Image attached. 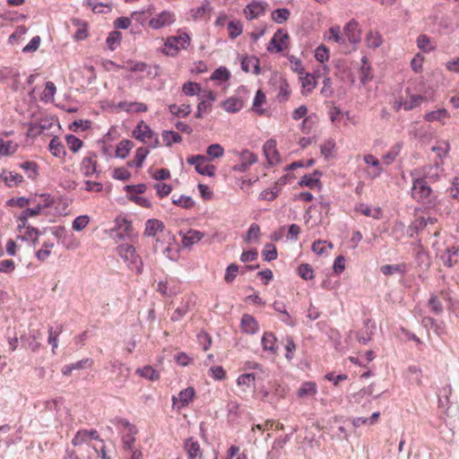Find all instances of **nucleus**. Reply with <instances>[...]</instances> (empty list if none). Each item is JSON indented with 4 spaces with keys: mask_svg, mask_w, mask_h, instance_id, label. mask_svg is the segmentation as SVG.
<instances>
[{
    "mask_svg": "<svg viewBox=\"0 0 459 459\" xmlns=\"http://www.w3.org/2000/svg\"><path fill=\"white\" fill-rule=\"evenodd\" d=\"M411 198L426 209H434L439 204L437 195L424 178H415L411 190Z\"/></svg>",
    "mask_w": 459,
    "mask_h": 459,
    "instance_id": "f257e3e1",
    "label": "nucleus"
},
{
    "mask_svg": "<svg viewBox=\"0 0 459 459\" xmlns=\"http://www.w3.org/2000/svg\"><path fill=\"white\" fill-rule=\"evenodd\" d=\"M191 44L190 36L182 32L178 36H169L165 41L161 52L169 56H178L181 50L187 49Z\"/></svg>",
    "mask_w": 459,
    "mask_h": 459,
    "instance_id": "f03ea898",
    "label": "nucleus"
},
{
    "mask_svg": "<svg viewBox=\"0 0 459 459\" xmlns=\"http://www.w3.org/2000/svg\"><path fill=\"white\" fill-rule=\"evenodd\" d=\"M117 255L128 264V266L134 268L137 273H141L143 270V262L141 256L137 254L134 246L123 243L117 247Z\"/></svg>",
    "mask_w": 459,
    "mask_h": 459,
    "instance_id": "7ed1b4c3",
    "label": "nucleus"
},
{
    "mask_svg": "<svg viewBox=\"0 0 459 459\" xmlns=\"http://www.w3.org/2000/svg\"><path fill=\"white\" fill-rule=\"evenodd\" d=\"M116 425L126 431L122 437L123 449L130 452L134 451L135 435L138 432L136 427L126 419L117 420Z\"/></svg>",
    "mask_w": 459,
    "mask_h": 459,
    "instance_id": "20e7f679",
    "label": "nucleus"
},
{
    "mask_svg": "<svg viewBox=\"0 0 459 459\" xmlns=\"http://www.w3.org/2000/svg\"><path fill=\"white\" fill-rule=\"evenodd\" d=\"M186 162L194 165L195 170L204 176L213 177L215 167L210 163L209 158L204 155H193L186 159Z\"/></svg>",
    "mask_w": 459,
    "mask_h": 459,
    "instance_id": "39448f33",
    "label": "nucleus"
},
{
    "mask_svg": "<svg viewBox=\"0 0 459 459\" xmlns=\"http://www.w3.org/2000/svg\"><path fill=\"white\" fill-rule=\"evenodd\" d=\"M291 117L294 120H299L303 118L300 128L303 133H309L314 125L317 120L316 114L307 115V108L305 105H301L298 108L294 109Z\"/></svg>",
    "mask_w": 459,
    "mask_h": 459,
    "instance_id": "423d86ee",
    "label": "nucleus"
},
{
    "mask_svg": "<svg viewBox=\"0 0 459 459\" xmlns=\"http://www.w3.org/2000/svg\"><path fill=\"white\" fill-rule=\"evenodd\" d=\"M176 22V14L172 11L164 10L149 20L148 25L158 30L172 25Z\"/></svg>",
    "mask_w": 459,
    "mask_h": 459,
    "instance_id": "0eeeda50",
    "label": "nucleus"
},
{
    "mask_svg": "<svg viewBox=\"0 0 459 459\" xmlns=\"http://www.w3.org/2000/svg\"><path fill=\"white\" fill-rule=\"evenodd\" d=\"M156 290L164 298H171L181 292V282L177 279H167L157 284Z\"/></svg>",
    "mask_w": 459,
    "mask_h": 459,
    "instance_id": "6e6552de",
    "label": "nucleus"
},
{
    "mask_svg": "<svg viewBox=\"0 0 459 459\" xmlns=\"http://www.w3.org/2000/svg\"><path fill=\"white\" fill-rule=\"evenodd\" d=\"M195 396V391L194 387H187L182 390L178 396L172 397V406L173 408L180 411L181 409L188 406L194 400Z\"/></svg>",
    "mask_w": 459,
    "mask_h": 459,
    "instance_id": "1a4fd4ad",
    "label": "nucleus"
},
{
    "mask_svg": "<svg viewBox=\"0 0 459 459\" xmlns=\"http://www.w3.org/2000/svg\"><path fill=\"white\" fill-rule=\"evenodd\" d=\"M287 48V31L278 30L270 40L267 50L271 53H279Z\"/></svg>",
    "mask_w": 459,
    "mask_h": 459,
    "instance_id": "9d476101",
    "label": "nucleus"
},
{
    "mask_svg": "<svg viewBox=\"0 0 459 459\" xmlns=\"http://www.w3.org/2000/svg\"><path fill=\"white\" fill-rule=\"evenodd\" d=\"M183 448L188 459H204V452L197 439L188 437L184 440Z\"/></svg>",
    "mask_w": 459,
    "mask_h": 459,
    "instance_id": "9b49d317",
    "label": "nucleus"
},
{
    "mask_svg": "<svg viewBox=\"0 0 459 459\" xmlns=\"http://www.w3.org/2000/svg\"><path fill=\"white\" fill-rule=\"evenodd\" d=\"M113 230L117 232V236L120 239L130 238L133 233L132 222L126 217L118 216L115 220V227Z\"/></svg>",
    "mask_w": 459,
    "mask_h": 459,
    "instance_id": "f8f14e48",
    "label": "nucleus"
},
{
    "mask_svg": "<svg viewBox=\"0 0 459 459\" xmlns=\"http://www.w3.org/2000/svg\"><path fill=\"white\" fill-rule=\"evenodd\" d=\"M165 227L163 223L159 220H148L145 223L144 236L146 237H156L157 242L160 238L164 235Z\"/></svg>",
    "mask_w": 459,
    "mask_h": 459,
    "instance_id": "ddd939ff",
    "label": "nucleus"
},
{
    "mask_svg": "<svg viewBox=\"0 0 459 459\" xmlns=\"http://www.w3.org/2000/svg\"><path fill=\"white\" fill-rule=\"evenodd\" d=\"M91 439L100 440V436L96 429H80L72 439L74 446L88 443Z\"/></svg>",
    "mask_w": 459,
    "mask_h": 459,
    "instance_id": "4468645a",
    "label": "nucleus"
},
{
    "mask_svg": "<svg viewBox=\"0 0 459 459\" xmlns=\"http://www.w3.org/2000/svg\"><path fill=\"white\" fill-rule=\"evenodd\" d=\"M97 155L92 153L84 157L80 163V170L83 176L89 178L97 173Z\"/></svg>",
    "mask_w": 459,
    "mask_h": 459,
    "instance_id": "2eb2a0df",
    "label": "nucleus"
},
{
    "mask_svg": "<svg viewBox=\"0 0 459 459\" xmlns=\"http://www.w3.org/2000/svg\"><path fill=\"white\" fill-rule=\"evenodd\" d=\"M363 160L368 165L367 173L370 178H376L381 175L383 169L377 158L372 154H366Z\"/></svg>",
    "mask_w": 459,
    "mask_h": 459,
    "instance_id": "dca6fc26",
    "label": "nucleus"
},
{
    "mask_svg": "<svg viewBox=\"0 0 459 459\" xmlns=\"http://www.w3.org/2000/svg\"><path fill=\"white\" fill-rule=\"evenodd\" d=\"M264 153L271 165L280 162V154L276 148V141L270 139L264 144Z\"/></svg>",
    "mask_w": 459,
    "mask_h": 459,
    "instance_id": "f3484780",
    "label": "nucleus"
},
{
    "mask_svg": "<svg viewBox=\"0 0 459 459\" xmlns=\"http://www.w3.org/2000/svg\"><path fill=\"white\" fill-rule=\"evenodd\" d=\"M299 81L301 84V92L304 96H307L311 93L317 84L316 75L309 73H305L303 75L299 76Z\"/></svg>",
    "mask_w": 459,
    "mask_h": 459,
    "instance_id": "a211bd4d",
    "label": "nucleus"
},
{
    "mask_svg": "<svg viewBox=\"0 0 459 459\" xmlns=\"http://www.w3.org/2000/svg\"><path fill=\"white\" fill-rule=\"evenodd\" d=\"M153 136L154 132L143 121H141L133 131V137L143 143H146V140Z\"/></svg>",
    "mask_w": 459,
    "mask_h": 459,
    "instance_id": "6ab92c4d",
    "label": "nucleus"
},
{
    "mask_svg": "<svg viewBox=\"0 0 459 459\" xmlns=\"http://www.w3.org/2000/svg\"><path fill=\"white\" fill-rule=\"evenodd\" d=\"M450 118V114L447 109L442 108L437 110L427 112L424 115V119L427 122H439L442 126L446 124V121Z\"/></svg>",
    "mask_w": 459,
    "mask_h": 459,
    "instance_id": "aec40b11",
    "label": "nucleus"
},
{
    "mask_svg": "<svg viewBox=\"0 0 459 459\" xmlns=\"http://www.w3.org/2000/svg\"><path fill=\"white\" fill-rule=\"evenodd\" d=\"M240 329L244 333L254 334L259 329L257 321L249 314H244L240 322Z\"/></svg>",
    "mask_w": 459,
    "mask_h": 459,
    "instance_id": "412c9836",
    "label": "nucleus"
},
{
    "mask_svg": "<svg viewBox=\"0 0 459 459\" xmlns=\"http://www.w3.org/2000/svg\"><path fill=\"white\" fill-rule=\"evenodd\" d=\"M265 4L262 2H252L251 4H247V7L244 9V13L246 14V17L248 20L256 19L265 12Z\"/></svg>",
    "mask_w": 459,
    "mask_h": 459,
    "instance_id": "4be33fe9",
    "label": "nucleus"
},
{
    "mask_svg": "<svg viewBox=\"0 0 459 459\" xmlns=\"http://www.w3.org/2000/svg\"><path fill=\"white\" fill-rule=\"evenodd\" d=\"M255 375L254 373H243L237 378V385L242 392L246 393L255 385Z\"/></svg>",
    "mask_w": 459,
    "mask_h": 459,
    "instance_id": "5701e85b",
    "label": "nucleus"
},
{
    "mask_svg": "<svg viewBox=\"0 0 459 459\" xmlns=\"http://www.w3.org/2000/svg\"><path fill=\"white\" fill-rule=\"evenodd\" d=\"M72 24L76 27V31L74 32V39L75 40H83L88 37V23L83 22L78 18L71 19Z\"/></svg>",
    "mask_w": 459,
    "mask_h": 459,
    "instance_id": "b1692460",
    "label": "nucleus"
},
{
    "mask_svg": "<svg viewBox=\"0 0 459 459\" xmlns=\"http://www.w3.org/2000/svg\"><path fill=\"white\" fill-rule=\"evenodd\" d=\"M48 150L51 154L58 159H65L66 151L65 145L56 136L53 137L48 144Z\"/></svg>",
    "mask_w": 459,
    "mask_h": 459,
    "instance_id": "393cba45",
    "label": "nucleus"
},
{
    "mask_svg": "<svg viewBox=\"0 0 459 459\" xmlns=\"http://www.w3.org/2000/svg\"><path fill=\"white\" fill-rule=\"evenodd\" d=\"M317 393V386L315 382H304L297 391V395L300 399H306L314 396Z\"/></svg>",
    "mask_w": 459,
    "mask_h": 459,
    "instance_id": "a878e982",
    "label": "nucleus"
},
{
    "mask_svg": "<svg viewBox=\"0 0 459 459\" xmlns=\"http://www.w3.org/2000/svg\"><path fill=\"white\" fill-rule=\"evenodd\" d=\"M321 173L315 171L312 175H305L299 180V186H307L311 189L317 187L321 188V181L319 179Z\"/></svg>",
    "mask_w": 459,
    "mask_h": 459,
    "instance_id": "bb28decb",
    "label": "nucleus"
},
{
    "mask_svg": "<svg viewBox=\"0 0 459 459\" xmlns=\"http://www.w3.org/2000/svg\"><path fill=\"white\" fill-rule=\"evenodd\" d=\"M345 35L351 43H357L359 41L360 33L359 30V23L355 21L349 22L344 27Z\"/></svg>",
    "mask_w": 459,
    "mask_h": 459,
    "instance_id": "cd10ccee",
    "label": "nucleus"
},
{
    "mask_svg": "<svg viewBox=\"0 0 459 459\" xmlns=\"http://www.w3.org/2000/svg\"><path fill=\"white\" fill-rule=\"evenodd\" d=\"M263 349L265 351L275 353L278 350V343L276 337L273 333L266 332L264 333L262 338Z\"/></svg>",
    "mask_w": 459,
    "mask_h": 459,
    "instance_id": "c85d7f7f",
    "label": "nucleus"
},
{
    "mask_svg": "<svg viewBox=\"0 0 459 459\" xmlns=\"http://www.w3.org/2000/svg\"><path fill=\"white\" fill-rule=\"evenodd\" d=\"M361 67H360V82L363 85H366L368 82H371L373 79V71L370 64L367 56H363L361 58Z\"/></svg>",
    "mask_w": 459,
    "mask_h": 459,
    "instance_id": "c756f323",
    "label": "nucleus"
},
{
    "mask_svg": "<svg viewBox=\"0 0 459 459\" xmlns=\"http://www.w3.org/2000/svg\"><path fill=\"white\" fill-rule=\"evenodd\" d=\"M222 107L227 112L235 113L244 107V100L238 97L233 96L226 100L222 103Z\"/></svg>",
    "mask_w": 459,
    "mask_h": 459,
    "instance_id": "7c9ffc66",
    "label": "nucleus"
},
{
    "mask_svg": "<svg viewBox=\"0 0 459 459\" xmlns=\"http://www.w3.org/2000/svg\"><path fill=\"white\" fill-rule=\"evenodd\" d=\"M261 235L262 233L259 225L252 223L247 232L245 241L247 244H259Z\"/></svg>",
    "mask_w": 459,
    "mask_h": 459,
    "instance_id": "2f4dec72",
    "label": "nucleus"
},
{
    "mask_svg": "<svg viewBox=\"0 0 459 459\" xmlns=\"http://www.w3.org/2000/svg\"><path fill=\"white\" fill-rule=\"evenodd\" d=\"M459 248L456 247H452L451 248H447L446 253L441 255V259L443 264L447 267H452L457 263V255H458Z\"/></svg>",
    "mask_w": 459,
    "mask_h": 459,
    "instance_id": "473e14b6",
    "label": "nucleus"
},
{
    "mask_svg": "<svg viewBox=\"0 0 459 459\" xmlns=\"http://www.w3.org/2000/svg\"><path fill=\"white\" fill-rule=\"evenodd\" d=\"M54 203L53 198L50 195L42 194L39 195H35L31 198V204H35L39 207L40 211L45 208L50 207Z\"/></svg>",
    "mask_w": 459,
    "mask_h": 459,
    "instance_id": "72a5a7b5",
    "label": "nucleus"
},
{
    "mask_svg": "<svg viewBox=\"0 0 459 459\" xmlns=\"http://www.w3.org/2000/svg\"><path fill=\"white\" fill-rule=\"evenodd\" d=\"M135 373L140 377L148 379L150 381H157L160 379V373L154 369L152 366H145L136 369Z\"/></svg>",
    "mask_w": 459,
    "mask_h": 459,
    "instance_id": "f704fd0d",
    "label": "nucleus"
},
{
    "mask_svg": "<svg viewBox=\"0 0 459 459\" xmlns=\"http://www.w3.org/2000/svg\"><path fill=\"white\" fill-rule=\"evenodd\" d=\"M228 35L231 39H237L243 32V24L240 21H230L227 24Z\"/></svg>",
    "mask_w": 459,
    "mask_h": 459,
    "instance_id": "c9c22d12",
    "label": "nucleus"
},
{
    "mask_svg": "<svg viewBox=\"0 0 459 459\" xmlns=\"http://www.w3.org/2000/svg\"><path fill=\"white\" fill-rule=\"evenodd\" d=\"M3 180L9 187L19 186L23 181V177L18 173L9 171L3 173Z\"/></svg>",
    "mask_w": 459,
    "mask_h": 459,
    "instance_id": "e433bc0d",
    "label": "nucleus"
},
{
    "mask_svg": "<svg viewBox=\"0 0 459 459\" xmlns=\"http://www.w3.org/2000/svg\"><path fill=\"white\" fill-rule=\"evenodd\" d=\"M204 237V234L196 230H189L183 237V244L186 247L193 246L194 244L200 241Z\"/></svg>",
    "mask_w": 459,
    "mask_h": 459,
    "instance_id": "4c0bfd02",
    "label": "nucleus"
},
{
    "mask_svg": "<svg viewBox=\"0 0 459 459\" xmlns=\"http://www.w3.org/2000/svg\"><path fill=\"white\" fill-rule=\"evenodd\" d=\"M241 65L242 69L246 72L253 73L255 74H259L260 72L259 61L255 57L244 58Z\"/></svg>",
    "mask_w": 459,
    "mask_h": 459,
    "instance_id": "58836bf2",
    "label": "nucleus"
},
{
    "mask_svg": "<svg viewBox=\"0 0 459 459\" xmlns=\"http://www.w3.org/2000/svg\"><path fill=\"white\" fill-rule=\"evenodd\" d=\"M149 152L150 151L147 147L137 148L134 159L128 163L129 166H135L136 168H141Z\"/></svg>",
    "mask_w": 459,
    "mask_h": 459,
    "instance_id": "ea45409f",
    "label": "nucleus"
},
{
    "mask_svg": "<svg viewBox=\"0 0 459 459\" xmlns=\"http://www.w3.org/2000/svg\"><path fill=\"white\" fill-rule=\"evenodd\" d=\"M266 103L265 94L261 91H257L253 101L252 109L258 115L264 114V110L262 107Z\"/></svg>",
    "mask_w": 459,
    "mask_h": 459,
    "instance_id": "a19ab883",
    "label": "nucleus"
},
{
    "mask_svg": "<svg viewBox=\"0 0 459 459\" xmlns=\"http://www.w3.org/2000/svg\"><path fill=\"white\" fill-rule=\"evenodd\" d=\"M355 210L367 217H372L374 219H379L381 216V210L379 208L371 209V207L364 204H359L356 206Z\"/></svg>",
    "mask_w": 459,
    "mask_h": 459,
    "instance_id": "79ce46f5",
    "label": "nucleus"
},
{
    "mask_svg": "<svg viewBox=\"0 0 459 459\" xmlns=\"http://www.w3.org/2000/svg\"><path fill=\"white\" fill-rule=\"evenodd\" d=\"M367 46L371 48H377L383 43V39L378 31L370 30L366 36Z\"/></svg>",
    "mask_w": 459,
    "mask_h": 459,
    "instance_id": "37998d69",
    "label": "nucleus"
},
{
    "mask_svg": "<svg viewBox=\"0 0 459 459\" xmlns=\"http://www.w3.org/2000/svg\"><path fill=\"white\" fill-rule=\"evenodd\" d=\"M134 143L130 140H123L117 145L116 155L119 158H126L133 149Z\"/></svg>",
    "mask_w": 459,
    "mask_h": 459,
    "instance_id": "c03bdc74",
    "label": "nucleus"
},
{
    "mask_svg": "<svg viewBox=\"0 0 459 459\" xmlns=\"http://www.w3.org/2000/svg\"><path fill=\"white\" fill-rule=\"evenodd\" d=\"M21 169H22L27 177L30 179H35L39 175V166L34 161H24L20 165Z\"/></svg>",
    "mask_w": 459,
    "mask_h": 459,
    "instance_id": "a18cd8bd",
    "label": "nucleus"
},
{
    "mask_svg": "<svg viewBox=\"0 0 459 459\" xmlns=\"http://www.w3.org/2000/svg\"><path fill=\"white\" fill-rule=\"evenodd\" d=\"M54 243L51 241H45L42 244L41 248L36 253V257L40 262H45L49 255H51L52 249L54 247Z\"/></svg>",
    "mask_w": 459,
    "mask_h": 459,
    "instance_id": "49530a36",
    "label": "nucleus"
},
{
    "mask_svg": "<svg viewBox=\"0 0 459 459\" xmlns=\"http://www.w3.org/2000/svg\"><path fill=\"white\" fill-rule=\"evenodd\" d=\"M172 203L179 207L189 209L192 208L195 204V202L190 196L186 195H172Z\"/></svg>",
    "mask_w": 459,
    "mask_h": 459,
    "instance_id": "de8ad7c7",
    "label": "nucleus"
},
{
    "mask_svg": "<svg viewBox=\"0 0 459 459\" xmlns=\"http://www.w3.org/2000/svg\"><path fill=\"white\" fill-rule=\"evenodd\" d=\"M18 148V144L13 141H4L0 139V156H8L13 154Z\"/></svg>",
    "mask_w": 459,
    "mask_h": 459,
    "instance_id": "09e8293b",
    "label": "nucleus"
},
{
    "mask_svg": "<svg viewBox=\"0 0 459 459\" xmlns=\"http://www.w3.org/2000/svg\"><path fill=\"white\" fill-rule=\"evenodd\" d=\"M65 138L68 149L73 152H79L83 145V142L74 134H66Z\"/></svg>",
    "mask_w": 459,
    "mask_h": 459,
    "instance_id": "8fccbe9b",
    "label": "nucleus"
},
{
    "mask_svg": "<svg viewBox=\"0 0 459 459\" xmlns=\"http://www.w3.org/2000/svg\"><path fill=\"white\" fill-rule=\"evenodd\" d=\"M39 230L29 226L22 234H18L17 238H21L22 240H30L33 243H36L39 239Z\"/></svg>",
    "mask_w": 459,
    "mask_h": 459,
    "instance_id": "3c124183",
    "label": "nucleus"
},
{
    "mask_svg": "<svg viewBox=\"0 0 459 459\" xmlns=\"http://www.w3.org/2000/svg\"><path fill=\"white\" fill-rule=\"evenodd\" d=\"M424 100H426V98L422 95H411L404 101L403 108L405 110H411L414 108L419 107Z\"/></svg>",
    "mask_w": 459,
    "mask_h": 459,
    "instance_id": "603ef678",
    "label": "nucleus"
},
{
    "mask_svg": "<svg viewBox=\"0 0 459 459\" xmlns=\"http://www.w3.org/2000/svg\"><path fill=\"white\" fill-rule=\"evenodd\" d=\"M169 110L175 116L185 117L190 114L191 107L188 104H183L181 106L171 104L169 106Z\"/></svg>",
    "mask_w": 459,
    "mask_h": 459,
    "instance_id": "864d4df0",
    "label": "nucleus"
},
{
    "mask_svg": "<svg viewBox=\"0 0 459 459\" xmlns=\"http://www.w3.org/2000/svg\"><path fill=\"white\" fill-rule=\"evenodd\" d=\"M423 323L425 324V325H429L434 330V332L438 335L446 333L445 324L443 322H437L432 317H425L423 319Z\"/></svg>",
    "mask_w": 459,
    "mask_h": 459,
    "instance_id": "5fc2aeb1",
    "label": "nucleus"
},
{
    "mask_svg": "<svg viewBox=\"0 0 459 459\" xmlns=\"http://www.w3.org/2000/svg\"><path fill=\"white\" fill-rule=\"evenodd\" d=\"M380 271L385 275H392L394 273H403L406 271V265L404 264H385L381 266Z\"/></svg>",
    "mask_w": 459,
    "mask_h": 459,
    "instance_id": "6e6d98bb",
    "label": "nucleus"
},
{
    "mask_svg": "<svg viewBox=\"0 0 459 459\" xmlns=\"http://www.w3.org/2000/svg\"><path fill=\"white\" fill-rule=\"evenodd\" d=\"M162 140L166 146H171L173 143L182 141L181 135L175 131H163Z\"/></svg>",
    "mask_w": 459,
    "mask_h": 459,
    "instance_id": "4d7b16f0",
    "label": "nucleus"
},
{
    "mask_svg": "<svg viewBox=\"0 0 459 459\" xmlns=\"http://www.w3.org/2000/svg\"><path fill=\"white\" fill-rule=\"evenodd\" d=\"M63 331V327L60 325L56 331H54L52 326L48 327V343L52 345V351L56 353V349L58 347V336Z\"/></svg>",
    "mask_w": 459,
    "mask_h": 459,
    "instance_id": "13d9d810",
    "label": "nucleus"
},
{
    "mask_svg": "<svg viewBox=\"0 0 459 459\" xmlns=\"http://www.w3.org/2000/svg\"><path fill=\"white\" fill-rule=\"evenodd\" d=\"M332 248V243L327 242L326 240H317L312 245V250L317 255L326 254L328 250H331Z\"/></svg>",
    "mask_w": 459,
    "mask_h": 459,
    "instance_id": "bf43d9fd",
    "label": "nucleus"
},
{
    "mask_svg": "<svg viewBox=\"0 0 459 459\" xmlns=\"http://www.w3.org/2000/svg\"><path fill=\"white\" fill-rule=\"evenodd\" d=\"M121 39V32L117 30H113L108 34L106 39V44L110 50H114L120 44Z\"/></svg>",
    "mask_w": 459,
    "mask_h": 459,
    "instance_id": "052dcab7",
    "label": "nucleus"
},
{
    "mask_svg": "<svg viewBox=\"0 0 459 459\" xmlns=\"http://www.w3.org/2000/svg\"><path fill=\"white\" fill-rule=\"evenodd\" d=\"M56 88L54 82H47L45 85V89L41 93V100L44 101L52 100L56 94Z\"/></svg>",
    "mask_w": 459,
    "mask_h": 459,
    "instance_id": "680f3d73",
    "label": "nucleus"
},
{
    "mask_svg": "<svg viewBox=\"0 0 459 459\" xmlns=\"http://www.w3.org/2000/svg\"><path fill=\"white\" fill-rule=\"evenodd\" d=\"M123 68L130 72H144L147 68V65L143 62L127 60L123 65Z\"/></svg>",
    "mask_w": 459,
    "mask_h": 459,
    "instance_id": "e2e57ef3",
    "label": "nucleus"
},
{
    "mask_svg": "<svg viewBox=\"0 0 459 459\" xmlns=\"http://www.w3.org/2000/svg\"><path fill=\"white\" fill-rule=\"evenodd\" d=\"M262 256L265 261H273L277 258V250L274 245L266 244L262 251Z\"/></svg>",
    "mask_w": 459,
    "mask_h": 459,
    "instance_id": "0e129e2a",
    "label": "nucleus"
},
{
    "mask_svg": "<svg viewBox=\"0 0 459 459\" xmlns=\"http://www.w3.org/2000/svg\"><path fill=\"white\" fill-rule=\"evenodd\" d=\"M182 91L186 96H195L200 92L201 86L197 82H186L184 83Z\"/></svg>",
    "mask_w": 459,
    "mask_h": 459,
    "instance_id": "69168bd1",
    "label": "nucleus"
},
{
    "mask_svg": "<svg viewBox=\"0 0 459 459\" xmlns=\"http://www.w3.org/2000/svg\"><path fill=\"white\" fill-rule=\"evenodd\" d=\"M206 152L211 159H217L223 156L224 149L221 144L213 143L207 148Z\"/></svg>",
    "mask_w": 459,
    "mask_h": 459,
    "instance_id": "338daca9",
    "label": "nucleus"
},
{
    "mask_svg": "<svg viewBox=\"0 0 459 459\" xmlns=\"http://www.w3.org/2000/svg\"><path fill=\"white\" fill-rule=\"evenodd\" d=\"M329 49L324 46V45H320L319 47H317L315 50V58L324 64L325 62L328 61L329 59Z\"/></svg>",
    "mask_w": 459,
    "mask_h": 459,
    "instance_id": "774afa93",
    "label": "nucleus"
}]
</instances>
